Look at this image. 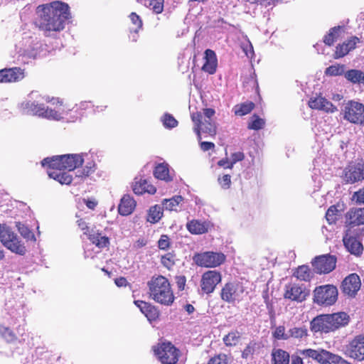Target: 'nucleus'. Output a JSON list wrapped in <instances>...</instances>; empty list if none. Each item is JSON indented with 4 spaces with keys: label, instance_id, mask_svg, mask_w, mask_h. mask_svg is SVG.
Segmentation results:
<instances>
[{
    "label": "nucleus",
    "instance_id": "412c9836",
    "mask_svg": "<svg viewBox=\"0 0 364 364\" xmlns=\"http://www.w3.org/2000/svg\"><path fill=\"white\" fill-rule=\"evenodd\" d=\"M134 303L150 322L159 318L160 311L155 305L142 300H135Z\"/></svg>",
    "mask_w": 364,
    "mask_h": 364
},
{
    "label": "nucleus",
    "instance_id": "ea45409f",
    "mask_svg": "<svg viewBox=\"0 0 364 364\" xmlns=\"http://www.w3.org/2000/svg\"><path fill=\"white\" fill-rule=\"evenodd\" d=\"M259 348V344L255 340L250 341L242 351L241 357L243 359L252 358L257 349Z\"/></svg>",
    "mask_w": 364,
    "mask_h": 364
},
{
    "label": "nucleus",
    "instance_id": "c9c22d12",
    "mask_svg": "<svg viewBox=\"0 0 364 364\" xmlns=\"http://www.w3.org/2000/svg\"><path fill=\"white\" fill-rule=\"evenodd\" d=\"M23 76V70L20 68H5V83L17 82Z\"/></svg>",
    "mask_w": 364,
    "mask_h": 364
},
{
    "label": "nucleus",
    "instance_id": "603ef678",
    "mask_svg": "<svg viewBox=\"0 0 364 364\" xmlns=\"http://www.w3.org/2000/svg\"><path fill=\"white\" fill-rule=\"evenodd\" d=\"M272 337L276 340H289V331L286 333L284 326H279L272 332Z\"/></svg>",
    "mask_w": 364,
    "mask_h": 364
},
{
    "label": "nucleus",
    "instance_id": "f257e3e1",
    "mask_svg": "<svg viewBox=\"0 0 364 364\" xmlns=\"http://www.w3.org/2000/svg\"><path fill=\"white\" fill-rule=\"evenodd\" d=\"M38 11L41 14L36 24L44 32L63 31L66 21L70 18L68 5L58 1L38 6Z\"/></svg>",
    "mask_w": 364,
    "mask_h": 364
},
{
    "label": "nucleus",
    "instance_id": "2eb2a0df",
    "mask_svg": "<svg viewBox=\"0 0 364 364\" xmlns=\"http://www.w3.org/2000/svg\"><path fill=\"white\" fill-rule=\"evenodd\" d=\"M346 355L358 361L364 360V334L355 336L346 345Z\"/></svg>",
    "mask_w": 364,
    "mask_h": 364
},
{
    "label": "nucleus",
    "instance_id": "774afa93",
    "mask_svg": "<svg viewBox=\"0 0 364 364\" xmlns=\"http://www.w3.org/2000/svg\"><path fill=\"white\" fill-rule=\"evenodd\" d=\"M304 358L298 355H292L291 364H304Z\"/></svg>",
    "mask_w": 364,
    "mask_h": 364
},
{
    "label": "nucleus",
    "instance_id": "0e129e2a",
    "mask_svg": "<svg viewBox=\"0 0 364 364\" xmlns=\"http://www.w3.org/2000/svg\"><path fill=\"white\" fill-rule=\"evenodd\" d=\"M186 279L185 276L176 277V284L180 290H183L185 287Z\"/></svg>",
    "mask_w": 364,
    "mask_h": 364
},
{
    "label": "nucleus",
    "instance_id": "13d9d810",
    "mask_svg": "<svg viewBox=\"0 0 364 364\" xmlns=\"http://www.w3.org/2000/svg\"><path fill=\"white\" fill-rule=\"evenodd\" d=\"M129 18L132 23L136 26V30H139L142 28V20L136 13L132 12L129 15Z\"/></svg>",
    "mask_w": 364,
    "mask_h": 364
},
{
    "label": "nucleus",
    "instance_id": "3c124183",
    "mask_svg": "<svg viewBox=\"0 0 364 364\" xmlns=\"http://www.w3.org/2000/svg\"><path fill=\"white\" fill-rule=\"evenodd\" d=\"M148 7L156 14H161L164 11V0H149Z\"/></svg>",
    "mask_w": 364,
    "mask_h": 364
},
{
    "label": "nucleus",
    "instance_id": "338daca9",
    "mask_svg": "<svg viewBox=\"0 0 364 364\" xmlns=\"http://www.w3.org/2000/svg\"><path fill=\"white\" fill-rule=\"evenodd\" d=\"M115 284L119 287H126L128 284L127 279L124 277H120L114 279Z\"/></svg>",
    "mask_w": 364,
    "mask_h": 364
},
{
    "label": "nucleus",
    "instance_id": "f704fd0d",
    "mask_svg": "<svg viewBox=\"0 0 364 364\" xmlns=\"http://www.w3.org/2000/svg\"><path fill=\"white\" fill-rule=\"evenodd\" d=\"M344 77L353 84L364 85V70L350 69L344 73Z\"/></svg>",
    "mask_w": 364,
    "mask_h": 364
},
{
    "label": "nucleus",
    "instance_id": "dca6fc26",
    "mask_svg": "<svg viewBox=\"0 0 364 364\" xmlns=\"http://www.w3.org/2000/svg\"><path fill=\"white\" fill-rule=\"evenodd\" d=\"M309 294V290L299 284H294L286 285L284 297L291 301L302 302L306 300Z\"/></svg>",
    "mask_w": 364,
    "mask_h": 364
},
{
    "label": "nucleus",
    "instance_id": "864d4df0",
    "mask_svg": "<svg viewBox=\"0 0 364 364\" xmlns=\"http://www.w3.org/2000/svg\"><path fill=\"white\" fill-rule=\"evenodd\" d=\"M163 124L165 127L171 129L178 125V121L171 114H165L162 117Z\"/></svg>",
    "mask_w": 364,
    "mask_h": 364
},
{
    "label": "nucleus",
    "instance_id": "473e14b6",
    "mask_svg": "<svg viewBox=\"0 0 364 364\" xmlns=\"http://www.w3.org/2000/svg\"><path fill=\"white\" fill-rule=\"evenodd\" d=\"M87 238L97 247L102 249L109 245V239L107 236H102L100 232H95L92 229V233L89 234Z\"/></svg>",
    "mask_w": 364,
    "mask_h": 364
},
{
    "label": "nucleus",
    "instance_id": "e2e57ef3",
    "mask_svg": "<svg viewBox=\"0 0 364 364\" xmlns=\"http://www.w3.org/2000/svg\"><path fill=\"white\" fill-rule=\"evenodd\" d=\"M200 146L203 151H207L210 149H213L215 148V144L210 141H201L200 143Z\"/></svg>",
    "mask_w": 364,
    "mask_h": 364
},
{
    "label": "nucleus",
    "instance_id": "393cba45",
    "mask_svg": "<svg viewBox=\"0 0 364 364\" xmlns=\"http://www.w3.org/2000/svg\"><path fill=\"white\" fill-rule=\"evenodd\" d=\"M344 246L347 250L352 255L359 257L363 251V246L357 237L352 236L348 232L343 238Z\"/></svg>",
    "mask_w": 364,
    "mask_h": 364
},
{
    "label": "nucleus",
    "instance_id": "423d86ee",
    "mask_svg": "<svg viewBox=\"0 0 364 364\" xmlns=\"http://www.w3.org/2000/svg\"><path fill=\"white\" fill-rule=\"evenodd\" d=\"M154 352L161 364H178L181 355V350L169 341L159 343Z\"/></svg>",
    "mask_w": 364,
    "mask_h": 364
},
{
    "label": "nucleus",
    "instance_id": "5fc2aeb1",
    "mask_svg": "<svg viewBox=\"0 0 364 364\" xmlns=\"http://www.w3.org/2000/svg\"><path fill=\"white\" fill-rule=\"evenodd\" d=\"M157 244L159 250H168L171 247V242L167 235H162L158 240Z\"/></svg>",
    "mask_w": 364,
    "mask_h": 364
},
{
    "label": "nucleus",
    "instance_id": "4c0bfd02",
    "mask_svg": "<svg viewBox=\"0 0 364 364\" xmlns=\"http://www.w3.org/2000/svg\"><path fill=\"white\" fill-rule=\"evenodd\" d=\"M309 336L308 328L306 326H294L289 329V339L301 340Z\"/></svg>",
    "mask_w": 364,
    "mask_h": 364
},
{
    "label": "nucleus",
    "instance_id": "8fccbe9b",
    "mask_svg": "<svg viewBox=\"0 0 364 364\" xmlns=\"http://www.w3.org/2000/svg\"><path fill=\"white\" fill-rule=\"evenodd\" d=\"M264 120L260 118L259 116L254 114L252 117V120L248 123L247 128L249 129L259 130L264 127Z\"/></svg>",
    "mask_w": 364,
    "mask_h": 364
},
{
    "label": "nucleus",
    "instance_id": "9b49d317",
    "mask_svg": "<svg viewBox=\"0 0 364 364\" xmlns=\"http://www.w3.org/2000/svg\"><path fill=\"white\" fill-rule=\"evenodd\" d=\"M343 118L350 123L364 127V105L350 100L343 109Z\"/></svg>",
    "mask_w": 364,
    "mask_h": 364
},
{
    "label": "nucleus",
    "instance_id": "e433bc0d",
    "mask_svg": "<svg viewBox=\"0 0 364 364\" xmlns=\"http://www.w3.org/2000/svg\"><path fill=\"white\" fill-rule=\"evenodd\" d=\"M255 105L251 101H247L236 105L233 107L234 114L237 116H244L250 113L255 108Z\"/></svg>",
    "mask_w": 364,
    "mask_h": 364
},
{
    "label": "nucleus",
    "instance_id": "f3484780",
    "mask_svg": "<svg viewBox=\"0 0 364 364\" xmlns=\"http://www.w3.org/2000/svg\"><path fill=\"white\" fill-rule=\"evenodd\" d=\"M343 179L346 183H355L364 180L360 163L349 164L343 170Z\"/></svg>",
    "mask_w": 364,
    "mask_h": 364
},
{
    "label": "nucleus",
    "instance_id": "6ab92c4d",
    "mask_svg": "<svg viewBox=\"0 0 364 364\" xmlns=\"http://www.w3.org/2000/svg\"><path fill=\"white\" fill-rule=\"evenodd\" d=\"M310 330L314 333H328L331 331L328 314H320L310 321Z\"/></svg>",
    "mask_w": 364,
    "mask_h": 364
},
{
    "label": "nucleus",
    "instance_id": "20e7f679",
    "mask_svg": "<svg viewBox=\"0 0 364 364\" xmlns=\"http://www.w3.org/2000/svg\"><path fill=\"white\" fill-rule=\"evenodd\" d=\"M215 111L213 108H205L203 112H196L191 114V119L194 123V132L198 139H201L200 131L214 136L217 133L215 123L212 117L215 115Z\"/></svg>",
    "mask_w": 364,
    "mask_h": 364
},
{
    "label": "nucleus",
    "instance_id": "a18cd8bd",
    "mask_svg": "<svg viewBox=\"0 0 364 364\" xmlns=\"http://www.w3.org/2000/svg\"><path fill=\"white\" fill-rule=\"evenodd\" d=\"M232 362V358L225 353H218L211 357L208 364H230Z\"/></svg>",
    "mask_w": 364,
    "mask_h": 364
},
{
    "label": "nucleus",
    "instance_id": "4be33fe9",
    "mask_svg": "<svg viewBox=\"0 0 364 364\" xmlns=\"http://www.w3.org/2000/svg\"><path fill=\"white\" fill-rule=\"evenodd\" d=\"M308 105L313 109L321 110L327 113H333L337 111V107L321 95L311 97Z\"/></svg>",
    "mask_w": 364,
    "mask_h": 364
},
{
    "label": "nucleus",
    "instance_id": "b1692460",
    "mask_svg": "<svg viewBox=\"0 0 364 364\" xmlns=\"http://www.w3.org/2000/svg\"><path fill=\"white\" fill-rule=\"evenodd\" d=\"M213 226V224L210 221L196 219H193L186 223L187 230L193 235L207 233Z\"/></svg>",
    "mask_w": 364,
    "mask_h": 364
},
{
    "label": "nucleus",
    "instance_id": "6e6d98bb",
    "mask_svg": "<svg viewBox=\"0 0 364 364\" xmlns=\"http://www.w3.org/2000/svg\"><path fill=\"white\" fill-rule=\"evenodd\" d=\"M16 227L18 228V230L21 235L27 239H29L31 237H34V235L33 232L23 224H21V223H17Z\"/></svg>",
    "mask_w": 364,
    "mask_h": 364
},
{
    "label": "nucleus",
    "instance_id": "a878e982",
    "mask_svg": "<svg viewBox=\"0 0 364 364\" xmlns=\"http://www.w3.org/2000/svg\"><path fill=\"white\" fill-rule=\"evenodd\" d=\"M204 60L202 70L209 75L215 74L218 68V59L215 51L210 49L205 50Z\"/></svg>",
    "mask_w": 364,
    "mask_h": 364
},
{
    "label": "nucleus",
    "instance_id": "a19ab883",
    "mask_svg": "<svg viewBox=\"0 0 364 364\" xmlns=\"http://www.w3.org/2000/svg\"><path fill=\"white\" fill-rule=\"evenodd\" d=\"M183 201L181 196H174L171 198L164 199L162 202L165 209L169 211H176V208Z\"/></svg>",
    "mask_w": 364,
    "mask_h": 364
},
{
    "label": "nucleus",
    "instance_id": "39448f33",
    "mask_svg": "<svg viewBox=\"0 0 364 364\" xmlns=\"http://www.w3.org/2000/svg\"><path fill=\"white\" fill-rule=\"evenodd\" d=\"M0 241L5 247L16 255L23 256L27 252L24 243L5 224H0Z\"/></svg>",
    "mask_w": 364,
    "mask_h": 364
},
{
    "label": "nucleus",
    "instance_id": "c85d7f7f",
    "mask_svg": "<svg viewBox=\"0 0 364 364\" xmlns=\"http://www.w3.org/2000/svg\"><path fill=\"white\" fill-rule=\"evenodd\" d=\"M136 205V203L134 198L129 194H126L120 200L118 206V212L121 215H129L134 212Z\"/></svg>",
    "mask_w": 364,
    "mask_h": 364
},
{
    "label": "nucleus",
    "instance_id": "49530a36",
    "mask_svg": "<svg viewBox=\"0 0 364 364\" xmlns=\"http://www.w3.org/2000/svg\"><path fill=\"white\" fill-rule=\"evenodd\" d=\"M0 335L9 343H13L17 340V336L13 331L2 323H0Z\"/></svg>",
    "mask_w": 364,
    "mask_h": 364
},
{
    "label": "nucleus",
    "instance_id": "5701e85b",
    "mask_svg": "<svg viewBox=\"0 0 364 364\" xmlns=\"http://www.w3.org/2000/svg\"><path fill=\"white\" fill-rule=\"evenodd\" d=\"M345 219L348 227L364 225V207L350 208L346 213Z\"/></svg>",
    "mask_w": 364,
    "mask_h": 364
},
{
    "label": "nucleus",
    "instance_id": "f8f14e48",
    "mask_svg": "<svg viewBox=\"0 0 364 364\" xmlns=\"http://www.w3.org/2000/svg\"><path fill=\"white\" fill-rule=\"evenodd\" d=\"M337 258L329 254L315 257L311 264L314 272L318 274H328L336 268Z\"/></svg>",
    "mask_w": 364,
    "mask_h": 364
},
{
    "label": "nucleus",
    "instance_id": "bf43d9fd",
    "mask_svg": "<svg viewBox=\"0 0 364 364\" xmlns=\"http://www.w3.org/2000/svg\"><path fill=\"white\" fill-rule=\"evenodd\" d=\"M218 183L224 189H228L231 185V176L229 174H225L218 178Z\"/></svg>",
    "mask_w": 364,
    "mask_h": 364
},
{
    "label": "nucleus",
    "instance_id": "4468645a",
    "mask_svg": "<svg viewBox=\"0 0 364 364\" xmlns=\"http://www.w3.org/2000/svg\"><path fill=\"white\" fill-rule=\"evenodd\" d=\"M221 280L222 274L220 272L217 270L206 271L201 277L200 284L201 291L206 294L213 293Z\"/></svg>",
    "mask_w": 364,
    "mask_h": 364
},
{
    "label": "nucleus",
    "instance_id": "72a5a7b5",
    "mask_svg": "<svg viewBox=\"0 0 364 364\" xmlns=\"http://www.w3.org/2000/svg\"><path fill=\"white\" fill-rule=\"evenodd\" d=\"M154 176L160 180L169 182L173 181V177L170 175L168 165L166 163L158 164L154 170Z\"/></svg>",
    "mask_w": 364,
    "mask_h": 364
},
{
    "label": "nucleus",
    "instance_id": "58836bf2",
    "mask_svg": "<svg viewBox=\"0 0 364 364\" xmlns=\"http://www.w3.org/2000/svg\"><path fill=\"white\" fill-rule=\"evenodd\" d=\"M162 216V208L159 205H155L151 206L148 211L147 221L154 224L159 222Z\"/></svg>",
    "mask_w": 364,
    "mask_h": 364
},
{
    "label": "nucleus",
    "instance_id": "9d476101",
    "mask_svg": "<svg viewBox=\"0 0 364 364\" xmlns=\"http://www.w3.org/2000/svg\"><path fill=\"white\" fill-rule=\"evenodd\" d=\"M244 291L245 287L242 283L228 282L223 286L220 296L223 301L234 304L237 301H240Z\"/></svg>",
    "mask_w": 364,
    "mask_h": 364
},
{
    "label": "nucleus",
    "instance_id": "f03ea898",
    "mask_svg": "<svg viewBox=\"0 0 364 364\" xmlns=\"http://www.w3.org/2000/svg\"><path fill=\"white\" fill-rule=\"evenodd\" d=\"M83 162L82 154H64L45 158L41 161V165L49 168L48 173L50 178L62 185H70L73 181L72 176L62 171H73L82 166Z\"/></svg>",
    "mask_w": 364,
    "mask_h": 364
},
{
    "label": "nucleus",
    "instance_id": "7ed1b4c3",
    "mask_svg": "<svg viewBox=\"0 0 364 364\" xmlns=\"http://www.w3.org/2000/svg\"><path fill=\"white\" fill-rule=\"evenodd\" d=\"M149 297L161 305L169 306L175 301V296L168 279L162 275L153 276L147 282Z\"/></svg>",
    "mask_w": 364,
    "mask_h": 364
},
{
    "label": "nucleus",
    "instance_id": "2f4dec72",
    "mask_svg": "<svg viewBox=\"0 0 364 364\" xmlns=\"http://www.w3.org/2000/svg\"><path fill=\"white\" fill-rule=\"evenodd\" d=\"M293 276L298 280L309 282L314 277V273L308 265H300L293 272Z\"/></svg>",
    "mask_w": 364,
    "mask_h": 364
},
{
    "label": "nucleus",
    "instance_id": "cd10ccee",
    "mask_svg": "<svg viewBox=\"0 0 364 364\" xmlns=\"http://www.w3.org/2000/svg\"><path fill=\"white\" fill-rule=\"evenodd\" d=\"M132 191L136 195H143L146 193L153 195L156 192V188L146 179L136 178L132 184Z\"/></svg>",
    "mask_w": 364,
    "mask_h": 364
},
{
    "label": "nucleus",
    "instance_id": "4d7b16f0",
    "mask_svg": "<svg viewBox=\"0 0 364 364\" xmlns=\"http://www.w3.org/2000/svg\"><path fill=\"white\" fill-rule=\"evenodd\" d=\"M245 159V154L242 151L235 152L231 154V160L230 161L229 169H232L235 164L242 161Z\"/></svg>",
    "mask_w": 364,
    "mask_h": 364
},
{
    "label": "nucleus",
    "instance_id": "c03bdc74",
    "mask_svg": "<svg viewBox=\"0 0 364 364\" xmlns=\"http://www.w3.org/2000/svg\"><path fill=\"white\" fill-rule=\"evenodd\" d=\"M95 170V163L93 161L88 162L82 170L77 171L76 176L80 178L81 179H85L93 174Z\"/></svg>",
    "mask_w": 364,
    "mask_h": 364
},
{
    "label": "nucleus",
    "instance_id": "79ce46f5",
    "mask_svg": "<svg viewBox=\"0 0 364 364\" xmlns=\"http://www.w3.org/2000/svg\"><path fill=\"white\" fill-rule=\"evenodd\" d=\"M241 338L240 333L237 331L229 332L225 335L223 341L227 347H232L237 346Z\"/></svg>",
    "mask_w": 364,
    "mask_h": 364
},
{
    "label": "nucleus",
    "instance_id": "6e6552de",
    "mask_svg": "<svg viewBox=\"0 0 364 364\" xmlns=\"http://www.w3.org/2000/svg\"><path fill=\"white\" fill-rule=\"evenodd\" d=\"M194 262L199 267L215 268L225 262L226 256L223 252L207 251L196 253L193 257Z\"/></svg>",
    "mask_w": 364,
    "mask_h": 364
},
{
    "label": "nucleus",
    "instance_id": "680f3d73",
    "mask_svg": "<svg viewBox=\"0 0 364 364\" xmlns=\"http://www.w3.org/2000/svg\"><path fill=\"white\" fill-rule=\"evenodd\" d=\"M353 199L355 200L357 203H363L364 204V187L360 188L358 191H355L353 195Z\"/></svg>",
    "mask_w": 364,
    "mask_h": 364
},
{
    "label": "nucleus",
    "instance_id": "37998d69",
    "mask_svg": "<svg viewBox=\"0 0 364 364\" xmlns=\"http://www.w3.org/2000/svg\"><path fill=\"white\" fill-rule=\"evenodd\" d=\"M176 255L174 251L168 252L161 257V263L168 269H171L176 264Z\"/></svg>",
    "mask_w": 364,
    "mask_h": 364
},
{
    "label": "nucleus",
    "instance_id": "bb28decb",
    "mask_svg": "<svg viewBox=\"0 0 364 364\" xmlns=\"http://www.w3.org/2000/svg\"><path fill=\"white\" fill-rule=\"evenodd\" d=\"M328 314L332 332L340 328L346 326L349 323L350 317L345 312H338Z\"/></svg>",
    "mask_w": 364,
    "mask_h": 364
},
{
    "label": "nucleus",
    "instance_id": "a211bd4d",
    "mask_svg": "<svg viewBox=\"0 0 364 364\" xmlns=\"http://www.w3.org/2000/svg\"><path fill=\"white\" fill-rule=\"evenodd\" d=\"M361 42L357 36H351L341 43L336 46L333 57L334 59H339L347 55L351 50L356 48L358 43Z\"/></svg>",
    "mask_w": 364,
    "mask_h": 364
},
{
    "label": "nucleus",
    "instance_id": "1a4fd4ad",
    "mask_svg": "<svg viewBox=\"0 0 364 364\" xmlns=\"http://www.w3.org/2000/svg\"><path fill=\"white\" fill-rule=\"evenodd\" d=\"M304 358H311L321 364H335L340 360V356L326 350L306 348L299 350Z\"/></svg>",
    "mask_w": 364,
    "mask_h": 364
},
{
    "label": "nucleus",
    "instance_id": "052dcab7",
    "mask_svg": "<svg viewBox=\"0 0 364 364\" xmlns=\"http://www.w3.org/2000/svg\"><path fill=\"white\" fill-rule=\"evenodd\" d=\"M77 225L79 228L83 231L84 234L86 235L87 237L89 236V234L92 233V230L90 229L89 226L87 225V223L86 221L80 218L77 220Z\"/></svg>",
    "mask_w": 364,
    "mask_h": 364
},
{
    "label": "nucleus",
    "instance_id": "69168bd1",
    "mask_svg": "<svg viewBox=\"0 0 364 364\" xmlns=\"http://www.w3.org/2000/svg\"><path fill=\"white\" fill-rule=\"evenodd\" d=\"M84 203H85L86 206L90 209V210H95L96 206L97 205V201L95 199H84Z\"/></svg>",
    "mask_w": 364,
    "mask_h": 364
},
{
    "label": "nucleus",
    "instance_id": "0eeeda50",
    "mask_svg": "<svg viewBox=\"0 0 364 364\" xmlns=\"http://www.w3.org/2000/svg\"><path fill=\"white\" fill-rule=\"evenodd\" d=\"M338 289L333 284L316 287L313 291V302L318 306H329L336 303L338 299Z\"/></svg>",
    "mask_w": 364,
    "mask_h": 364
},
{
    "label": "nucleus",
    "instance_id": "ddd939ff",
    "mask_svg": "<svg viewBox=\"0 0 364 364\" xmlns=\"http://www.w3.org/2000/svg\"><path fill=\"white\" fill-rule=\"evenodd\" d=\"M23 110L29 114L38 115L49 119H60V114L52 109L46 107L43 104H38L34 102L28 101L22 104Z\"/></svg>",
    "mask_w": 364,
    "mask_h": 364
},
{
    "label": "nucleus",
    "instance_id": "aec40b11",
    "mask_svg": "<svg viewBox=\"0 0 364 364\" xmlns=\"http://www.w3.org/2000/svg\"><path fill=\"white\" fill-rule=\"evenodd\" d=\"M360 285L359 276L356 274H350L342 282L341 289L343 294L353 296L360 289Z\"/></svg>",
    "mask_w": 364,
    "mask_h": 364
},
{
    "label": "nucleus",
    "instance_id": "7c9ffc66",
    "mask_svg": "<svg viewBox=\"0 0 364 364\" xmlns=\"http://www.w3.org/2000/svg\"><path fill=\"white\" fill-rule=\"evenodd\" d=\"M289 353L282 348H274L271 353V364H289Z\"/></svg>",
    "mask_w": 364,
    "mask_h": 364
},
{
    "label": "nucleus",
    "instance_id": "c756f323",
    "mask_svg": "<svg viewBox=\"0 0 364 364\" xmlns=\"http://www.w3.org/2000/svg\"><path fill=\"white\" fill-rule=\"evenodd\" d=\"M344 26H337L329 29L327 34L323 37V43L328 46H333L341 37V33H344Z\"/></svg>",
    "mask_w": 364,
    "mask_h": 364
},
{
    "label": "nucleus",
    "instance_id": "09e8293b",
    "mask_svg": "<svg viewBox=\"0 0 364 364\" xmlns=\"http://www.w3.org/2000/svg\"><path fill=\"white\" fill-rule=\"evenodd\" d=\"M339 210L336 205H331L326 213V219L329 225L335 224L338 220Z\"/></svg>",
    "mask_w": 364,
    "mask_h": 364
},
{
    "label": "nucleus",
    "instance_id": "de8ad7c7",
    "mask_svg": "<svg viewBox=\"0 0 364 364\" xmlns=\"http://www.w3.org/2000/svg\"><path fill=\"white\" fill-rule=\"evenodd\" d=\"M325 75L328 76H339L344 75L345 72V65L341 64H334L332 65L325 70Z\"/></svg>",
    "mask_w": 364,
    "mask_h": 364
}]
</instances>
